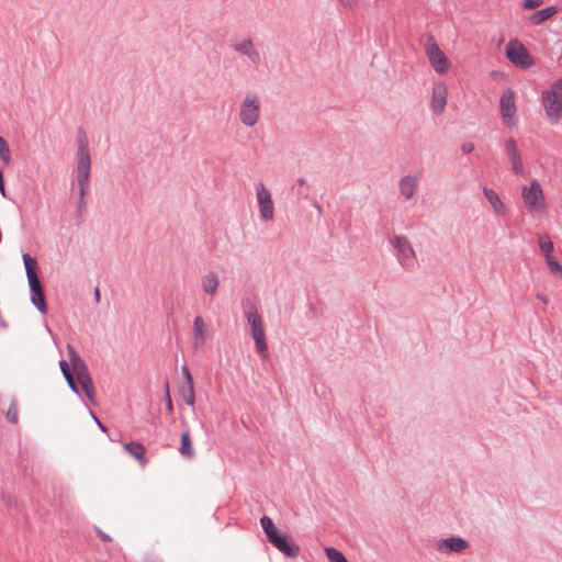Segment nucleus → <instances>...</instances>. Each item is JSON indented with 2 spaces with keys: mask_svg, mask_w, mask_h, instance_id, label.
Here are the masks:
<instances>
[{
  "mask_svg": "<svg viewBox=\"0 0 562 562\" xmlns=\"http://www.w3.org/2000/svg\"><path fill=\"white\" fill-rule=\"evenodd\" d=\"M68 355H69V362H66L65 360L59 361V368L63 372L64 378L66 379L69 387L75 392L79 393L78 385L79 384L86 394V396L89 398L91 403H95V393H94V386L92 383V379L89 374L88 368L86 363L82 361L80 356L77 353V351L71 347L68 346Z\"/></svg>",
  "mask_w": 562,
  "mask_h": 562,
  "instance_id": "nucleus-1",
  "label": "nucleus"
},
{
  "mask_svg": "<svg viewBox=\"0 0 562 562\" xmlns=\"http://www.w3.org/2000/svg\"><path fill=\"white\" fill-rule=\"evenodd\" d=\"M521 199L530 214L542 215L547 212L546 196L537 179H533L529 186L521 187Z\"/></svg>",
  "mask_w": 562,
  "mask_h": 562,
  "instance_id": "nucleus-2",
  "label": "nucleus"
},
{
  "mask_svg": "<svg viewBox=\"0 0 562 562\" xmlns=\"http://www.w3.org/2000/svg\"><path fill=\"white\" fill-rule=\"evenodd\" d=\"M261 527L267 535L268 540L284 555L295 558L299 554V547L290 543L285 536H283L274 526L272 519L263 516L260 519Z\"/></svg>",
  "mask_w": 562,
  "mask_h": 562,
  "instance_id": "nucleus-3",
  "label": "nucleus"
},
{
  "mask_svg": "<svg viewBox=\"0 0 562 562\" xmlns=\"http://www.w3.org/2000/svg\"><path fill=\"white\" fill-rule=\"evenodd\" d=\"M261 116V100L256 93H247L239 103L238 119L246 127L255 126Z\"/></svg>",
  "mask_w": 562,
  "mask_h": 562,
  "instance_id": "nucleus-4",
  "label": "nucleus"
},
{
  "mask_svg": "<svg viewBox=\"0 0 562 562\" xmlns=\"http://www.w3.org/2000/svg\"><path fill=\"white\" fill-rule=\"evenodd\" d=\"M90 154L88 144L80 142L77 150V181L80 188V195L83 196L89 188L90 181Z\"/></svg>",
  "mask_w": 562,
  "mask_h": 562,
  "instance_id": "nucleus-5",
  "label": "nucleus"
},
{
  "mask_svg": "<svg viewBox=\"0 0 562 562\" xmlns=\"http://www.w3.org/2000/svg\"><path fill=\"white\" fill-rule=\"evenodd\" d=\"M247 321L250 326V333L255 340L257 350L266 358L268 356V347L261 316L257 311L251 310L247 313Z\"/></svg>",
  "mask_w": 562,
  "mask_h": 562,
  "instance_id": "nucleus-6",
  "label": "nucleus"
},
{
  "mask_svg": "<svg viewBox=\"0 0 562 562\" xmlns=\"http://www.w3.org/2000/svg\"><path fill=\"white\" fill-rule=\"evenodd\" d=\"M506 57L515 66L527 69L535 65L532 56L518 41H510L506 47Z\"/></svg>",
  "mask_w": 562,
  "mask_h": 562,
  "instance_id": "nucleus-7",
  "label": "nucleus"
},
{
  "mask_svg": "<svg viewBox=\"0 0 562 562\" xmlns=\"http://www.w3.org/2000/svg\"><path fill=\"white\" fill-rule=\"evenodd\" d=\"M426 54L431 67L437 74L445 75L448 72L450 61L436 42L432 41L426 45Z\"/></svg>",
  "mask_w": 562,
  "mask_h": 562,
  "instance_id": "nucleus-8",
  "label": "nucleus"
},
{
  "mask_svg": "<svg viewBox=\"0 0 562 562\" xmlns=\"http://www.w3.org/2000/svg\"><path fill=\"white\" fill-rule=\"evenodd\" d=\"M542 104L546 110L547 117L553 124L558 123L562 110L561 95L552 88L542 92Z\"/></svg>",
  "mask_w": 562,
  "mask_h": 562,
  "instance_id": "nucleus-9",
  "label": "nucleus"
},
{
  "mask_svg": "<svg viewBox=\"0 0 562 562\" xmlns=\"http://www.w3.org/2000/svg\"><path fill=\"white\" fill-rule=\"evenodd\" d=\"M257 202L260 216L265 221H272L274 215L273 201L270 191L263 183H259L256 189Z\"/></svg>",
  "mask_w": 562,
  "mask_h": 562,
  "instance_id": "nucleus-10",
  "label": "nucleus"
},
{
  "mask_svg": "<svg viewBox=\"0 0 562 562\" xmlns=\"http://www.w3.org/2000/svg\"><path fill=\"white\" fill-rule=\"evenodd\" d=\"M499 105L504 124L508 127L515 126L516 104L515 94L512 89H507L503 92Z\"/></svg>",
  "mask_w": 562,
  "mask_h": 562,
  "instance_id": "nucleus-11",
  "label": "nucleus"
},
{
  "mask_svg": "<svg viewBox=\"0 0 562 562\" xmlns=\"http://www.w3.org/2000/svg\"><path fill=\"white\" fill-rule=\"evenodd\" d=\"M392 245L397 250V257L402 266L412 268L415 266V252L405 237L395 236L392 239Z\"/></svg>",
  "mask_w": 562,
  "mask_h": 562,
  "instance_id": "nucleus-12",
  "label": "nucleus"
},
{
  "mask_svg": "<svg viewBox=\"0 0 562 562\" xmlns=\"http://www.w3.org/2000/svg\"><path fill=\"white\" fill-rule=\"evenodd\" d=\"M233 49L248 58V60L258 66L261 61V55L254 44V41L249 37L237 40L233 44Z\"/></svg>",
  "mask_w": 562,
  "mask_h": 562,
  "instance_id": "nucleus-13",
  "label": "nucleus"
},
{
  "mask_svg": "<svg viewBox=\"0 0 562 562\" xmlns=\"http://www.w3.org/2000/svg\"><path fill=\"white\" fill-rule=\"evenodd\" d=\"M23 262L25 267V272L30 285L31 295L36 293H43V286L41 284V281L38 279L36 269H37V262L35 258H33L29 254L23 255Z\"/></svg>",
  "mask_w": 562,
  "mask_h": 562,
  "instance_id": "nucleus-14",
  "label": "nucleus"
},
{
  "mask_svg": "<svg viewBox=\"0 0 562 562\" xmlns=\"http://www.w3.org/2000/svg\"><path fill=\"white\" fill-rule=\"evenodd\" d=\"M448 98V88L443 82H436L432 87L430 99V109L434 114L440 115L443 113Z\"/></svg>",
  "mask_w": 562,
  "mask_h": 562,
  "instance_id": "nucleus-15",
  "label": "nucleus"
},
{
  "mask_svg": "<svg viewBox=\"0 0 562 562\" xmlns=\"http://www.w3.org/2000/svg\"><path fill=\"white\" fill-rule=\"evenodd\" d=\"M192 347L199 350L209 339V328L205 321L201 316H196L193 321Z\"/></svg>",
  "mask_w": 562,
  "mask_h": 562,
  "instance_id": "nucleus-16",
  "label": "nucleus"
},
{
  "mask_svg": "<svg viewBox=\"0 0 562 562\" xmlns=\"http://www.w3.org/2000/svg\"><path fill=\"white\" fill-rule=\"evenodd\" d=\"M200 283L203 293L210 297H214L221 284L220 276L214 271H209L201 277Z\"/></svg>",
  "mask_w": 562,
  "mask_h": 562,
  "instance_id": "nucleus-17",
  "label": "nucleus"
},
{
  "mask_svg": "<svg viewBox=\"0 0 562 562\" xmlns=\"http://www.w3.org/2000/svg\"><path fill=\"white\" fill-rule=\"evenodd\" d=\"M483 194L490 203L491 210L495 215L504 216L507 214V207L495 190L484 187Z\"/></svg>",
  "mask_w": 562,
  "mask_h": 562,
  "instance_id": "nucleus-18",
  "label": "nucleus"
},
{
  "mask_svg": "<svg viewBox=\"0 0 562 562\" xmlns=\"http://www.w3.org/2000/svg\"><path fill=\"white\" fill-rule=\"evenodd\" d=\"M468 548V542L459 537H450L442 539L438 542L437 549L441 552H456L460 553Z\"/></svg>",
  "mask_w": 562,
  "mask_h": 562,
  "instance_id": "nucleus-19",
  "label": "nucleus"
},
{
  "mask_svg": "<svg viewBox=\"0 0 562 562\" xmlns=\"http://www.w3.org/2000/svg\"><path fill=\"white\" fill-rule=\"evenodd\" d=\"M418 188V178L416 176H405L400 181L401 194L406 199L411 200Z\"/></svg>",
  "mask_w": 562,
  "mask_h": 562,
  "instance_id": "nucleus-20",
  "label": "nucleus"
},
{
  "mask_svg": "<svg viewBox=\"0 0 562 562\" xmlns=\"http://www.w3.org/2000/svg\"><path fill=\"white\" fill-rule=\"evenodd\" d=\"M124 450L134 458L140 465L147 464L146 450L139 442L132 441L123 446Z\"/></svg>",
  "mask_w": 562,
  "mask_h": 562,
  "instance_id": "nucleus-21",
  "label": "nucleus"
},
{
  "mask_svg": "<svg viewBox=\"0 0 562 562\" xmlns=\"http://www.w3.org/2000/svg\"><path fill=\"white\" fill-rule=\"evenodd\" d=\"M179 452L187 459H192L194 456V448L188 431L182 432Z\"/></svg>",
  "mask_w": 562,
  "mask_h": 562,
  "instance_id": "nucleus-22",
  "label": "nucleus"
},
{
  "mask_svg": "<svg viewBox=\"0 0 562 562\" xmlns=\"http://www.w3.org/2000/svg\"><path fill=\"white\" fill-rule=\"evenodd\" d=\"M558 12L557 7H548L542 10L536 11L530 15L531 23L538 25L546 20L550 19Z\"/></svg>",
  "mask_w": 562,
  "mask_h": 562,
  "instance_id": "nucleus-23",
  "label": "nucleus"
},
{
  "mask_svg": "<svg viewBox=\"0 0 562 562\" xmlns=\"http://www.w3.org/2000/svg\"><path fill=\"white\" fill-rule=\"evenodd\" d=\"M538 246L543 254L544 259H548V256H552V251L554 249L553 243L550 239L549 235L542 234L538 236Z\"/></svg>",
  "mask_w": 562,
  "mask_h": 562,
  "instance_id": "nucleus-24",
  "label": "nucleus"
},
{
  "mask_svg": "<svg viewBox=\"0 0 562 562\" xmlns=\"http://www.w3.org/2000/svg\"><path fill=\"white\" fill-rule=\"evenodd\" d=\"M504 149L509 161L521 156L520 151L517 148L516 142L513 138H508L505 140Z\"/></svg>",
  "mask_w": 562,
  "mask_h": 562,
  "instance_id": "nucleus-25",
  "label": "nucleus"
},
{
  "mask_svg": "<svg viewBox=\"0 0 562 562\" xmlns=\"http://www.w3.org/2000/svg\"><path fill=\"white\" fill-rule=\"evenodd\" d=\"M546 262L548 265L550 273L555 278L562 280V265L553 256H548Z\"/></svg>",
  "mask_w": 562,
  "mask_h": 562,
  "instance_id": "nucleus-26",
  "label": "nucleus"
},
{
  "mask_svg": "<svg viewBox=\"0 0 562 562\" xmlns=\"http://www.w3.org/2000/svg\"><path fill=\"white\" fill-rule=\"evenodd\" d=\"M181 396L188 405L193 406L195 402L194 384L182 386Z\"/></svg>",
  "mask_w": 562,
  "mask_h": 562,
  "instance_id": "nucleus-27",
  "label": "nucleus"
},
{
  "mask_svg": "<svg viewBox=\"0 0 562 562\" xmlns=\"http://www.w3.org/2000/svg\"><path fill=\"white\" fill-rule=\"evenodd\" d=\"M31 302L37 307V310L45 314L47 311L45 295L43 293H36L31 295Z\"/></svg>",
  "mask_w": 562,
  "mask_h": 562,
  "instance_id": "nucleus-28",
  "label": "nucleus"
},
{
  "mask_svg": "<svg viewBox=\"0 0 562 562\" xmlns=\"http://www.w3.org/2000/svg\"><path fill=\"white\" fill-rule=\"evenodd\" d=\"M325 553L329 562H348L344 554L335 548H325Z\"/></svg>",
  "mask_w": 562,
  "mask_h": 562,
  "instance_id": "nucleus-29",
  "label": "nucleus"
},
{
  "mask_svg": "<svg viewBox=\"0 0 562 562\" xmlns=\"http://www.w3.org/2000/svg\"><path fill=\"white\" fill-rule=\"evenodd\" d=\"M0 157L5 165L11 161L10 148L3 137H0Z\"/></svg>",
  "mask_w": 562,
  "mask_h": 562,
  "instance_id": "nucleus-30",
  "label": "nucleus"
},
{
  "mask_svg": "<svg viewBox=\"0 0 562 562\" xmlns=\"http://www.w3.org/2000/svg\"><path fill=\"white\" fill-rule=\"evenodd\" d=\"M5 417L10 423L15 424L19 418V409L16 404L13 402L5 412Z\"/></svg>",
  "mask_w": 562,
  "mask_h": 562,
  "instance_id": "nucleus-31",
  "label": "nucleus"
},
{
  "mask_svg": "<svg viewBox=\"0 0 562 562\" xmlns=\"http://www.w3.org/2000/svg\"><path fill=\"white\" fill-rule=\"evenodd\" d=\"M510 165H512V170L515 175H519V176L524 175L525 168H524V162H522L521 156L514 160H510Z\"/></svg>",
  "mask_w": 562,
  "mask_h": 562,
  "instance_id": "nucleus-32",
  "label": "nucleus"
},
{
  "mask_svg": "<svg viewBox=\"0 0 562 562\" xmlns=\"http://www.w3.org/2000/svg\"><path fill=\"white\" fill-rule=\"evenodd\" d=\"M543 3V0H524L522 7L526 10H532L540 7Z\"/></svg>",
  "mask_w": 562,
  "mask_h": 562,
  "instance_id": "nucleus-33",
  "label": "nucleus"
},
{
  "mask_svg": "<svg viewBox=\"0 0 562 562\" xmlns=\"http://www.w3.org/2000/svg\"><path fill=\"white\" fill-rule=\"evenodd\" d=\"M338 3L349 10H353L358 7L359 0H337Z\"/></svg>",
  "mask_w": 562,
  "mask_h": 562,
  "instance_id": "nucleus-34",
  "label": "nucleus"
},
{
  "mask_svg": "<svg viewBox=\"0 0 562 562\" xmlns=\"http://www.w3.org/2000/svg\"><path fill=\"white\" fill-rule=\"evenodd\" d=\"M182 374H183V376L186 379V385L193 384L192 375H191V373H190V371H189V369L187 367L182 368Z\"/></svg>",
  "mask_w": 562,
  "mask_h": 562,
  "instance_id": "nucleus-35",
  "label": "nucleus"
},
{
  "mask_svg": "<svg viewBox=\"0 0 562 562\" xmlns=\"http://www.w3.org/2000/svg\"><path fill=\"white\" fill-rule=\"evenodd\" d=\"M461 150L463 154H469L474 150V144L471 142L464 143L461 146Z\"/></svg>",
  "mask_w": 562,
  "mask_h": 562,
  "instance_id": "nucleus-36",
  "label": "nucleus"
},
{
  "mask_svg": "<svg viewBox=\"0 0 562 562\" xmlns=\"http://www.w3.org/2000/svg\"><path fill=\"white\" fill-rule=\"evenodd\" d=\"M557 93L562 95V78L555 81L551 87Z\"/></svg>",
  "mask_w": 562,
  "mask_h": 562,
  "instance_id": "nucleus-37",
  "label": "nucleus"
},
{
  "mask_svg": "<svg viewBox=\"0 0 562 562\" xmlns=\"http://www.w3.org/2000/svg\"><path fill=\"white\" fill-rule=\"evenodd\" d=\"M166 397H167V407L169 411H172V402L169 394V386L166 385Z\"/></svg>",
  "mask_w": 562,
  "mask_h": 562,
  "instance_id": "nucleus-38",
  "label": "nucleus"
},
{
  "mask_svg": "<svg viewBox=\"0 0 562 562\" xmlns=\"http://www.w3.org/2000/svg\"><path fill=\"white\" fill-rule=\"evenodd\" d=\"M0 192L2 195H4V183H3V177H2L1 171H0Z\"/></svg>",
  "mask_w": 562,
  "mask_h": 562,
  "instance_id": "nucleus-39",
  "label": "nucleus"
},
{
  "mask_svg": "<svg viewBox=\"0 0 562 562\" xmlns=\"http://www.w3.org/2000/svg\"><path fill=\"white\" fill-rule=\"evenodd\" d=\"M94 419H95V422H97L98 426H99L103 431H105V427H104V426H103V425L98 420V418H97V417H94Z\"/></svg>",
  "mask_w": 562,
  "mask_h": 562,
  "instance_id": "nucleus-40",
  "label": "nucleus"
},
{
  "mask_svg": "<svg viewBox=\"0 0 562 562\" xmlns=\"http://www.w3.org/2000/svg\"><path fill=\"white\" fill-rule=\"evenodd\" d=\"M94 297L97 299V301L100 300V292H99V289L95 290L94 292Z\"/></svg>",
  "mask_w": 562,
  "mask_h": 562,
  "instance_id": "nucleus-41",
  "label": "nucleus"
},
{
  "mask_svg": "<svg viewBox=\"0 0 562 562\" xmlns=\"http://www.w3.org/2000/svg\"><path fill=\"white\" fill-rule=\"evenodd\" d=\"M299 182H300L301 184H304V182H305V181H304V179H303V178H301V179H299Z\"/></svg>",
  "mask_w": 562,
  "mask_h": 562,
  "instance_id": "nucleus-42",
  "label": "nucleus"
}]
</instances>
